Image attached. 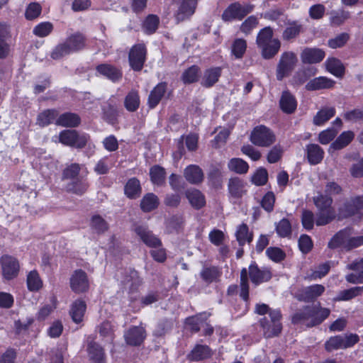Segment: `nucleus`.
I'll list each match as a JSON object with an SVG mask.
<instances>
[{"label": "nucleus", "instance_id": "3", "mask_svg": "<svg viewBox=\"0 0 363 363\" xmlns=\"http://www.w3.org/2000/svg\"><path fill=\"white\" fill-rule=\"evenodd\" d=\"M274 29L271 26H265L260 29L256 37V45L261 57L265 60L274 59L279 52L281 42L274 38Z\"/></svg>", "mask_w": 363, "mask_h": 363}, {"label": "nucleus", "instance_id": "27", "mask_svg": "<svg viewBox=\"0 0 363 363\" xmlns=\"http://www.w3.org/2000/svg\"><path fill=\"white\" fill-rule=\"evenodd\" d=\"M199 275L203 283L210 285L220 281V278L222 276V271L218 266H203Z\"/></svg>", "mask_w": 363, "mask_h": 363}, {"label": "nucleus", "instance_id": "47", "mask_svg": "<svg viewBox=\"0 0 363 363\" xmlns=\"http://www.w3.org/2000/svg\"><path fill=\"white\" fill-rule=\"evenodd\" d=\"M236 240L240 246H244L246 242L250 243L253 240V233L249 232L248 225L242 223L238 226L235 233Z\"/></svg>", "mask_w": 363, "mask_h": 363}, {"label": "nucleus", "instance_id": "53", "mask_svg": "<svg viewBox=\"0 0 363 363\" xmlns=\"http://www.w3.org/2000/svg\"><path fill=\"white\" fill-rule=\"evenodd\" d=\"M335 109L333 107L321 108L313 117V123L316 125H322L335 115Z\"/></svg>", "mask_w": 363, "mask_h": 363}, {"label": "nucleus", "instance_id": "2", "mask_svg": "<svg viewBox=\"0 0 363 363\" xmlns=\"http://www.w3.org/2000/svg\"><path fill=\"white\" fill-rule=\"evenodd\" d=\"M330 314L328 308L306 305L297 310L291 316V322L294 325H302L311 328L318 326L326 320Z\"/></svg>", "mask_w": 363, "mask_h": 363}, {"label": "nucleus", "instance_id": "32", "mask_svg": "<svg viewBox=\"0 0 363 363\" xmlns=\"http://www.w3.org/2000/svg\"><path fill=\"white\" fill-rule=\"evenodd\" d=\"M306 157L311 165H316L323 161L325 155L323 149L318 144L310 143L306 147Z\"/></svg>", "mask_w": 363, "mask_h": 363}, {"label": "nucleus", "instance_id": "1", "mask_svg": "<svg viewBox=\"0 0 363 363\" xmlns=\"http://www.w3.org/2000/svg\"><path fill=\"white\" fill-rule=\"evenodd\" d=\"M272 278V273L268 268L260 269L255 261H252L247 268L243 267L240 271V297L245 302L250 300L249 279L255 286L262 283L269 281Z\"/></svg>", "mask_w": 363, "mask_h": 363}, {"label": "nucleus", "instance_id": "4", "mask_svg": "<svg viewBox=\"0 0 363 363\" xmlns=\"http://www.w3.org/2000/svg\"><path fill=\"white\" fill-rule=\"evenodd\" d=\"M317 208L315 224L317 226L326 225L335 220H337V211L333 206V199L328 195L320 194L313 198Z\"/></svg>", "mask_w": 363, "mask_h": 363}, {"label": "nucleus", "instance_id": "17", "mask_svg": "<svg viewBox=\"0 0 363 363\" xmlns=\"http://www.w3.org/2000/svg\"><path fill=\"white\" fill-rule=\"evenodd\" d=\"M133 231L140 238L142 242L151 248H159L162 247L161 240L150 230L147 226L140 224H135Z\"/></svg>", "mask_w": 363, "mask_h": 363}, {"label": "nucleus", "instance_id": "6", "mask_svg": "<svg viewBox=\"0 0 363 363\" xmlns=\"http://www.w3.org/2000/svg\"><path fill=\"white\" fill-rule=\"evenodd\" d=\"M269 319L264 317L260 319L259 324L265 338H272L280 335L282 330L281 320L282 315L280 309H274L269 312Z\"/></svg>", "mask_w": 363, "mask_h": 363}, {"label": "nucleus", "instance_id": "40", "mask_svg": "<svg viewBox=\"0 0 363 363\" xmlns=\"http://www.w3.org/2000/svg\"><path fill=\"white\" fill-rule=\"evenodd\" d=\"M315 74V68L305 67L303 69H301L293 76L291 79V84L294 86L302 85Z\"/></svg>", "mask_w": 363, "mask_h": 363}, {"label": "nucleus", "instance_id": "48", "mask_svg": "<svg viewBox=\"0 0 363 363\" xmlns=\"http://www.w3.org/2000/svg\"><path fill=\"white\" fill-rule=\"evenodd\" d=\"M200 71V67L198 65H193L182 72L181 80L184 84L196 83L199 79Z\"/></svg>", "mask_w": 363, "mask_h": 363}, {"label": "nucleus", "instance_id": "15", "mask_svg": "<svg viewBox=\"0 0 363 363\" xmlns=\"http://www.w3.org/2000/svg\"><path fill=\"white\" fill-rule=\"evenodd\" d=\"M177 5V10L174 13L177 23L189 19L195 13L198 0H173Z\"/></svg>", "mask_w": 363, "mask_h": 363}, {"label": "nucleus", "instance_id": "41", "mask_svg": "<svg viewBox=\"0 0 363 363\" xmlns=\"http://www.w3.org/2000/svg\"><path fill=\"white\" fill-rule=\"evenodd\" d=\"M335 84V82L325 77H319L310 80L306 85L308 91H315L323 89L332 88Z\"/></svg>", "mask_w": 363, "mask_h": 363}, {"label": "nucleus", "instance_id": "16", "mask_svg": "<svg viewBox=\"0 0 363 363\" xmlns=\"http://www.w3.org/2000/svg\"><path fill=\"white\" fill-rule=\"evenodd\" d=\"M69 286L75 294H80L87 292L89 289L87 274L81 269L74 270L69 279Z\"/></svg>", "mask_w": 363, "mask_h": 363}, {"label": "nucleus", "instance_id": "14", "mask_svg": "<svg viewBox=\"0 0 363 363\" xmlns=\"http://www.w3.org/2000/svg\"><path fill=\"white\" fill-rule=\"evenodd\" d=\"M325 291V288L323 285L315 284L298 289L295 298L301 302L313 303L323 294Z\"/></svg>", "mask_w": 363, "mask_h": 363}, {"label": "nucleus", "instance_id": "23", "mask_svg": "<svg viewBox=\"0 0 363 363\" xmlns=\"http://www.w3.org/2000/svg\"><path fill=\"white\" fill-rule=\"evenodd\" d=\"M167 90V82H159L153 87L148 95L147 101V105L150 109H154L159 105Z\"/></svg>", "mask_w": 363, "mask_h": 363}, {"label": "nucleus", "instance_id": "36", "mask_svg": "<svg viewBox=\"0 0 363 363\" xmlns=\"http://www.w3.org/2000/svg\"><path fill=\"white\" fill-rule=\"evenodd\" d=\"M59 116V111L56 108H48L38 113L37 124L40 127H47L55 121Z\"/></svg>", "mask_w": 363, "mask_h": 363}, {"label": "nucleus", "instance_id": "9", "mask_svg": "<svg viewBox=\"0 0 363 363\" xmlns=\"http://www.w3.org/2000/svg\"><path fill=\"white\" fill-rule=\"evenodd\" d=\"M254 5L251 4H241L236 1L229 4L223 11L221 18L224 22L233 21H242L254 9Z\"/></svg>", "mask_w": 363, "mask_h": 363}, {"label": "nucleus", "instance_id": "10", "mask_svg": "<svg viewBox=\"0 0 363 363\" xmlns=\"http://www.w3.org/2000/svg\"><path fill=\"white\" fill-rule=\"evenodd\" d=\"M359 341V337L356 333H350L342 336L337 335L330 337L324 344L325 350L330 352L340 349L352 347Z\"/></svg>", "mask_w": 363, "mask_h": 363}, {"label": "nucleus", "instance_id": "11", "mask_svg": "<svg viewBox=\"0 0 363 363\" xmlns=\"http://www.w3.org/2000/svg\"><path fill=\"white\" fill-rule=\"evenodd\" d=\"M90 137L87 133L79 134V132L74 129H66L60 131L59 134V141L62 144L76 147L78 149L84 148Z\"/></svg>", "mask_w": 363, "mask_h": 363}, {"label": "nucleus", "instance_id": "21", "mask_svg": "<svg viewBox=\"0 0 363 363\" xmlns=\"http://www.w3.org/2000/svg\"><path fill=\"white\" fill-rule=\"evenodd\" d=\"M325 57V52L318 48H305L300 54L301 62L304 65L318 64Z\"/></svg>", "mask_w": 363, "mask_h": 363}, {"label": "nucleus", "instance_id": "46", "mask_svg": "<svg viewBox=\"0 0 363 363\" xmlns=\"http://www.w3.org/2000/svg\"><path fill=\"white\" fill-rule=\"evenodd\" d=\"M354 138V133L352 130L344 131L331 143L330 147L335 150H342L351 143Z\"/></svg>", "mask_w": 363, "mask_h": 363}, {"label": "nucleus", "instance_id": "64", "mask_svg": "<svg viewBox=\"0 0 363 363\" xmlns=\"http://www.w3.org/2000/svg\"><path fill=\"white\" fill-rule=\"evenodd\" d=\"M258 23V18L255 16H250L241 23L240 30L247 35L257 26Z\"/></svg>", "mask_w": 363, "mask_h": 363}, {"label": "nucleus", "instance_id": "56", "mask_svg": "<svg viewBox=\"0 0 363 363\" xmlns=\"http://www.w3.org/2000/svg\"><path fill=\"white\" fill-rule=\"evenodd\" d=\"M228 169L237 174H246L249 169L248 163L244 160L238 157L232 158L228 164Z\"/></svg>", "mask_w": 363, "mask_h": 363}, {"label": "nucleus", "instance_id": "28", "mask_svg": "<svg viewBox=\"0 0 363 363\" xmlns=\"http://www.w3.org/2000/svg\"><path fill=\"white\" fill-rule=\"evenodd\" d=\"M89 187V183L87 178L82 176L67 183L65 190L67 193L82 196L87 191Z\"/></svg>", "mask_w": 363, "mask_h": 363}, {"label": "nucleus", "instance_id": "8", "mask_svg": "<svg viewBox=\"0 0 363 363\" xmlns=\"http://www.w3.org/2000/svg\"><path fill=\"white\" fill-rule=\"evenodd\" d=\"M250 140L255 146L268 147L275 143L276 135L269 127L259 125L251 131Z\"/></svg>", "mask_w": 363, "mask_h": 363}, {"label": "nucleus", "instance_id": "31", "mask_svg": "<svg viewBox=\"0 0 363 363\" xmlns=\"http://www.w3.org/2000/svg\"><path fill=\"white\" fill-rule=\"evenodd\" d=\"M87 353L93 363H106L104 349L96 342L91 340L87 344Z\"/></svg>", "mask_w": 363, "mask_h": 363}, {"label": "nucleus", "instance_id": "55", "mask_svg": "<svg viewBox=\"0 0 363 363\" xmlns=\"http://www.w3.org/2000/svg\"><path fill=\"white\" fill-rule=\"evenodd\" d=\"M90 227L97 234H104L108 230V223L100 215H94L90 220Z\"/></svg>", "mask_w": 363, "mask_h": 363}, {"label": "nucleus", "instance_id": "63", "mask_svg": "<svg viewBox=\"0 0 363 363\" xmlns=\"http://www.w3.org/2000/svg\"><path fill=\"white\" fill-rule=\"evenodd\" d=\"M268 181V172L264 167H259L252 174L251 182L257 186H264Z\"/></svg>", "mask_w": 363, "mask_h": 363}, {"label": "nucleus", "instance_id": "57", "mask_svg": "<svg viewBox=\"0 0 363 363\" xmlns=\"http://www.w3.org/2000/svg\"><path fill=\"white\" fill-rule=\"evenodd\" d=\"M81 171V166L78 163H72L67 165L62 172V180H70L72 181L79 178Z\"/></svg>", "mask_w": 363, "mask_h": 363}, {"label": "nucleus", "instance_id": "26", "mask_svg": "<svg viewBox=\"0 0 363 363\" xmlns=\"http://www.w3.org/2000/svg\"><path fill=\"white\" fill-rule=\"evenodd\" d=\"M223 167L220 163L212 164L207 174L208 185L218 189L223 184Z\"/></svg>", "mask_w": 363, "mask_h": 363}, {"label": "nucleus", "instance_id": "51", "mask_svg": "<svg viewBox=\"0 0 363 363\" xmlns=\"http://www.w3.org/2000/svg\"><path fill=\"white\" fill-rule=\"evenodd\" d=\"M160 25V18L155 14L147 15L143 23V29L145 34L152 35L155 33Z\"/></svg>", "mask_w": 363, "mask_h": 363}, {"label": "nucleus", "instance_id": "5", "mask_svg": "<svg viewBox=\"0 0 363 363\" xmlns=\"http://www.w3.org/2000/svg\"><path fill=\"white\" fill-rule=\"evenodd\" d=\"M363 211V195L345 199L337 208V220L342 221L357 216Z\"/></svg>", "mask_w": 363, "mask_h": 363}, {"label": "nucleus", "instance_id": "39", "mask_svg": "<svg viewBox=\"0 0 363 363\" xmlns=\"http://www.w3.org/2000/svg\"><path fill=\"white\" fill-rule=\"evenodd\" d=\"M362 294L363 286H357L340 291L333 300L335 301H349Z\"/></svg>", "mask_w": 363, "mask_h": 363}, {"label": "nucleus", "instance_id": "35", "mask_svg": "<svg viewBox=\"0 0 363 363\" xmlns=\"http://www.w3.org/2000/svg\"><path fill=\"white\" fill-rule=\"evenodd\" d=\"M222 74V67H213L204 71L201 84L205 88H211L216 84Z\"/></svg>", "mask_w": 363, "mask_h": 363}, {"label": "nucleus", "instance_id": "38", "mask_svg": "<svg viewBox=\"0 0 363 363\" xmlns=\"http://www.w3.org/2000/svg\"><path fill=\"white\" fill-rule=\"evenodd\" d=\"M160 205V199L154 193L145 194L140 203V208L144 213H150L157 209Z\"/></svg>", "mask_w": 363, "mask_h": 363}, {"label": "nucleus", "instance_id": "22", "mask_svg": "<svg viewBox=\"0 0 363 363\" xmlns=\"http://www.w3.org/2000/svg\"><path fill=\"white\" fill-rule=\"evenodd\" d=\"M247 184L242 179L234 177L229 179L228 191L230 197L235 199H240L247 193Z\"/></svg>", "mask_w": 363, "mask_h": 363}, {"label": "nucleus", "instance_id": "44", "mask_svg": "<svg viewBox=\"0 0 363 363\" xmlns=\"http://www.w3.org/2000/svg\"><path fill=\"white\" fill-rule=\"evenodd\" d=\"M166 174L165 169L159 164H155L150 169V181L157 186H161L165 183Z\"/></svg>", "mask_w": 363, "mask_h": 363}, {"label": "nucleus", "instance_id": "59", "mask_svg": "<svg viewBox=\"0 0 363 363\" xmlns=\"http://www.w3.org/2000/svg\"><path fill=\"white\" fill-rule=\"evenodd\" d=\"M275 230L280 238L290 237L292 233L291 223L288 218H284L277 223Z\"/></svg>", "mask_w": 363, "mask_h": 363}, {"label": "nucleus", "instance_id": "34", "mask_svg": "<svg viewBox=\"0 0 363 363\" xmlns=\"http://www.w3.org/2000/svg\"><path fill=\"white\" fill-rule=\"evenodd\" d=\"M184 177L191 184H199L204 178L202 169L196 164L188 165L184 170Z\"/></svg>", "mask_w": 363, "mask_h": 363}, {"label": "nucleus", "instance_id": "24", "mask_svg": "<svg viewBox=\"0 0 363 363\" xmlns=\"http://www.w3.org/2000/svg\"><path fill=\"white\" fill-rule=\"evenodd\" d=\"M303 32V26L297 20H289L282 32V39L286 42H293Z\"/></svg>", "mask_w": 363, "mask_h": 363}, {"label": "nucleus", "instance_id": "50", "mask_svg": "<svg viewBox=\"0 0 363 363\" xmlns=\"http://www.w3.org/2000/svg\"><path fill=\"white\" fill-rule=\"evenodd\" d=\"M247 43L243 38H235L231 45V55L236 60L242 59L247 50Z\"/></svg>", "mask_w": 363, "mask_h": 363}, {"label": "nucleus", "instance_id": "19", "mask_svg": "<svg viewBox=\"0 0 363 363\" xmlns=\"http://www.w3.org/2000/svg\"><path fill=\"white\" fill-rule=\"evenodd\" d=\"M97 75L103 76L112 82H119L123 77V72L120 67L108 63H101L96 67Z\"/></svg>", "mask_w": 363, "mask_h": 363}, {"label": "nucleus", "instance_id": "58", "mask_svg": "<svg viewBox=\"0 0 363 363\" xmlns=\"http://www.w3.org/2000/svg\"><path fill=\"white\" fill-rule=\"evenodd\" d=\"M54 26L51 22L44 21L37 24L33 29V33L37 37L45 38L53 30Z\"/></svg>", "mask_w": 363, "mask_h": 363}, {"label": "nucleus", "instance_id": "18", "mask_svg": "<svg viewBox=\"0 0 363 363\" xmlns=\"http://www.w3.org/2000/svg\"><path fill=\"white\" fill-rule=\"evenodd\" d=\"M146 337V330L143 326L132 325L124 333L126 344L133 347L140 346Z\"/></svg>", "mask_w": 363, "mask_h": 363}, {"label": "nucleus", "instance_id": "61", "mask_svg": "<svg viewBox=\"0 0 363 363\" xmlns=\"http://www.w3.org/2000/svg\"><path fill=\"white\" fill-rule=\"evenodd\" d=\"M42 13V6L38 2L30 3L25 11V18L28 21H33L38 18Z\"/></svg>", "mask_w": 363, "mask_h": 363}, {"label": "nucleus", "instance_id": "33", "mask_svg": "<svg viewBox=\"0 0 363 363\" xmlns=\"http://www.w3.org/2000/svg\"><path fill=\"white\" fill-rule=\"evenodd\" d=\"M124 195L130 200H135L140 197L142 186L140 180L137 177H131L128 179L123 188Z\"/></svg>", "mask_w": 363, "mask_h": 363}, {"label": "nucleus", "instance_id": "45", "mask_svg": "<svg viewBox=\"0 0 363 363\" xmlns=\"http://www.w3.org/2000/svg\"><path fill=\"white\" fill-rule=\"evenodd\" d=\"M186 196L190 204L195 209L199 210L206 205V198L199 189H193L186 193Z\"/></svg>", "mask_w": 363, "mask_h": 363}, {"label": "nucleus", "instance_id": "12", "mask_svg": "<svg viewBox=\"0 0 363 363\" xmlns=\"http://www.w3.org/2000/svg\"><path fill=\"white\" fill-rule=\"evenodd\" d=\"M147 50L144 43L133 45L128 53V62L130 68L135 72H140L147 60Z\"/></svg>", "mask_w": 363, "mask_h": 363}, {"label": "nucleus", "instance_id": "62", "mask_svg": "<svg viewBox=\"0 0 363 363\" xmlns=\"http://www.w3.org/2000/svg\"><path fill=\"white\" fill-rule=\"evenodd\" d=\"M71 53L72 52L65 41L62 43H59L52 49L50 53V57L52 60H57Z\"/></svg>", "mask_w": 363, "mask_h": 363}, {"label": "nucleus", "instance_id": "52", "mask_svg": "<svg viewBox=\"0 0 363 363\" xmlns=\"http://www.w3.org/2000/svg\"><path fill=\"white\" fill-rule=\"evenodd\" d=\"M184 218L182 215H173L167 221V230L169 233H179L182 231Z\"/></svg>", "mask_w": 363, "mask_h": 363}, {"label": "nucleus", "instance_id": "13", "mask_svg": "<svg viewBox=\"0 0 363 363\" xmlns=\"http://www.w3.org/2000/svg\"><path fill=\"white\" fill-rule=\"evenodd\" d=\"M0 265L2 277L5 280L11 281L18 276L21 265L16 257L9 255H3L0 257Z\"/></svg>", "mask_w": 363, "mask_h": 363}, {"label": "nucleus", "instance_id": "42", "mask_svg": "<svg viewBox=\"0 0 363 363\" xmlns=\"http://www.w3.org/2000/svg\"><path fill=\"white\" fill-rule=\"evenodd\" d=\"M326 69L337 77H342L345 72V67L340 60L328 57L325 62Z\"/></svg>", "mask_w": 363, "mask_h": 363}, {"label": "nucleus", "instance_id": "29", "mask_svg": "<svg viewBox=\"0 0 363 363\" xmlns=\"http://www.w3.org/2000/svg\"><path fill=\"white\" fill-rule=\"evenodd\" d=\"M81 122L82 119L79 114L68 111L59 114L55 121V125L65 128H77L81 124Z\"/></svg>", "mask_w": 363, "mask_h": 363}, {"label": "nucleus", "instance_id": "54", "mask_svg": "<svg viewBox=\"0 0 363 363\" xmlns=\"http://www.w3.org/2000/svg\"><path fill=\"white\" fill-rule=\"evenodd\" d=\"M349 235V230L347 228L337 231L329 240L328 247L335 250L340 247L345 242Z\"/></svg>", "mask_w": 363, "mask_h": 363}, {"label": "nucleus", "instance_id": "7", "mask_svg": "<svg viewBox=\"0 0 363 363\" xmlns=\"http://www.w3.org/2000/svg\"><path fill=\"white\" fill-rule=\"evenodd\" d=\"M298 59L294 51L283 52L279 59L276 67V78L278 81H282L289 77L297 66Z\"/></svg>", "mask_w": 363, "mask_h": 363}, {"label": "nucleus", "instance_id": "37", "mask_svg": "<svg viewBox=\"0 0 363 363\" xmlns=\"http://www.w3.org/2000/svg\"><path fill=\"white\" fill-rule=\"evenodd\" d=\"M86 310V304L83 299L78 298L75 300L71 305L69 311L73 322L75 323H80L83 320Z\"/></svg>", "mask_w": 363, "mask_h": 363}, {"label": "nucleus", "instance_id": "60", "mask_svg": "<svg viewBox=\"0 0 363 363\" xmlns=\"http://www.w3.org/2000/svg\"><path fill=\"white\" fill-rule=\"evenodd\" d=\"M172 327L173 323L170 319H162L158 322L153 332V335L157 337H163L166 335L167 333L172 329Z\"/></svg>", "mask_w": 363, "mask_h": 363}, {"label": "nucleus", "instance_id": "30", "mask_svg": "<svg viewBox=\"0 0 363 363\" xmlns=\"http://www.w3.org/2000/svg\"><path fill=\"white\" fill-rule=\"evenodd\" d=\"M86 35L79 31L69 35L65 40L72 53L84 50L86 46Z\"/></svg>", "mask_w": 363, "mask_h": 363}, {"label": "nucleus", "instance_id": "49", "mask_svg": "<svg viewBox=\"0 0 363 363\" xmlns=\"http://www.w3.org/2000/svg\"><path fill=\"white\" fill-rule=\"evenodd\" d=\"M140 104L139 93L137 90H130L125 97L124 106L130 112L136 111Z\"/></svg>", "mask_w": 363, "mask_h": 363}, {"label": "nucleus", "instance_id": "43", "mask_svg": "<svg viewBox=\"0 0 363 363\" xmlns=\"http://www.w3.org/2000/svg\"><path fill=\"white\" fill-rule=\"evenodd\" d=\"M27 289L30 292H38L43 286V281L36 269L29 272L26 277Z\"/></svg>", "mask_w": 363, "mask_h": 363}, {"label": "nucleus", "instance_id": "25", "mask_svg": "<svg viewBox=\"0 0 363 363\" xmlns=\"http://www.w3.org/2000/svg\"><path fill=\"white\" fill-rule=\"evenodd\" d=\"M279 104L281 111L286 114L294 113L298 105L295 96L289 90L282 91Z\"/></svg>", "mask_w": 363, "mask_h": 363}, {"label": "nucleus", "instance_id": "20", "mask_svg": "<svg viewBox=\"0 0 363 363\" xmlns=\"http://www.w3.org/2000/svg\"><path fill=\"white\" fill-rule=\"evenodd\" d=\"M213 355V351L207 345L196 344L191 351L186 354V359L189 362H202L211 359Z\"/></svg>", "mask_w": 363, "mask_h": 363}]
</instances>
